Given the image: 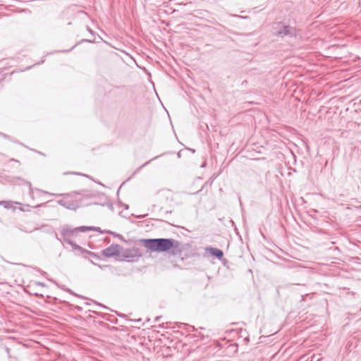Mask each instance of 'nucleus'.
Here are the masks:
<instances>
[{
    "mask_svg": "<svg viewBox=\"0 0 361 361\" xmlns=\"http://www.w3.org/2000/svg\"><path fill=\"white\" fill-rule=\"evenodd\" d=\"M274 35L281 39L295 38L300 32V30L295 25H292L286 20L279 21L273 26Z\"/></svg>",
    "mask_w": 361,
    "mask_h": 361,
    "instance_id": "obj_1",
    "label": "nucleus"
},
{
    "mask_svg": "<svg viewBox=\"0 0 361 361\" xmlns=\"http://www.w3.org/2000/svg\"><path fill=\"white\" fill-rule=\"evenodd\" d=\"M142 242L147 249L156 252L168 251L177 243L174 240L166 238L143 239Z\"/></svg>",
    "mask_w": 361,
    "mask_h": 361,
    "instance_id": "obj_2",
    "label": "nucleus"
},
{
    "mask_svg": "<svg viewBox=\"0 0 361 361\" xmlns=\"http://www.w3.org/2000/svg\"><path fill=\"white\" fill-rule=\"evenodd\" d=\"M121 251V247L118 245H111L102 251V255L106 257L118 256Z\"/></svg>",
    "mask_w": 361,
    "mask_h": 361,
    "instance_id": "obj_3",
    "label": "nucleus"
},
{
    "mask_svg": "<svg viewBox=\"0 0 361 361\" xmlns=\"http://www.w3.org/2000/svg\"><path fill=\"white\" fill-rule=\"evenodd\" d=\"M194 152H195L194 149H191L189 148H184V149H180V151H178L176 153V155H177L178 158H181L182 157H187L192 156L194 154Z\"/></svg>",
    "mask_w": 361,
    "mask_h": 361,
    "instance_id": "obj_4",
    "label": "nucleus"
},
{
    "mask_svg": "<svg viewBox=\"0 0 361 361\" xmlns=\"http://www.w3.org/2000/svg\"><path fill=\"white\" fill-rule=\"evenodd\" d=\"M92 230H93V228L90 227V226H80V227H77L76 228H75V231H79V232H87V231H90Z\"/></svg>",
    "mask_w": 361,
    "mask_h": 361,
    "instance_id": "obj_5",
    "label": "nucleus"
},
{
    "mask_svg": "<svg viewBox=\"0 0 361 361\" xmlns=\"http://www.w3.org/2000/svg\"><path fill=\"white\" fill-rule=\"evenodd\" d=\"M211 251L212 254L218 258H221L223 256V252L219 249L212 248Z\"/></svg>",
    "mask_w": 361,
    "mask_h": 361,
    "instance_id": "obj_6",
    "label": "nucleus"
},
{
    "mask_svg": "<svg viewBox=\"0 0 361 361\" xmlns=\"http://www.w3.org/2000/svg\"><path fill=\"white\" fill-rule=\"evenodd\" d=\"M92 42V40H90V39H82L81 40V42Z\"/></svg>",
    "mask_w": 361,
    "mask_h": 361,
    "instance_id": "obj_7",
    "label": "nucleus"
},
{
    "mask_svg": "<svg viewBox=\"0 0 361 361\" xmlns=\"http://www.w3.org/2000/svg\"><path fill=\"white\" fill-rule=\"evenodd\" d=\"M0 135H1V136H2V137H8V135H6V134H4V133H1V132H0Z\"/></svg>",
    "mask_w": 361,
    "mask_h": 361,
    "instance_id": "obj_8",
    "label": "nucleus"
},
{
    "mask_svg": "<svg viewBox=\"0 0 361 361\" xmlns=\"http://www.w3.org/2000/svg\"><path fill=\"white\" fill-rule=\"evenodd\" d=\"M87 29L91 34H93V31L89 27Z\"/></svg>",
    "mask_w": 361,
    "mask_h": 361,
    "instance_id": "obj_9",
    "label": "nucleus"
},
{
    "mask_svg": "<svg viewBox=\"0 0 361 361\" xmlns=\"http://www.w3.org/2000/svg\"><path fill=\"white\" fill-rule=\"evenodd\" d=\"M175 154H176L175 152H170V154H169V155H171V156H174Z\"/></svg>",
    "mask_w": 361,
    "mask_h": 361,
    "instance_id": "obj_10",
    "label": "nucleus"
},
{
    "mask_svg": "<svg viewBox=\"0 0 361 361\" xmlns=\"http://www.w3.org/2000/svg\"><path fill=\"white\" fill-rule=\"evenodd\" d=\"M76 46H77V44H74V46L71 49V50L73 49ZM69 51H70V49H69ZM66 51H68V50H67Z\"/></svg>",
    "mask_w": 361,
    "mask_h": 361,
    "instance_id": "obj_11",
    "label": "nucleus"
},
{
    "mask_svg": "<svg viewBox=\"0 0 361 361\" xmlns=\"http://www.w3.org/2000/svg\"><path fill=\"white\" fill-rule=\"evenodd\" d=\"M37 153H38L39 154L43 155V154H42V153H41L40 152H37Z\"/></svg>",
    "mask_w": 361,
    "mask_h": 361,
    "instance_id": "obj_12",
    "label": "nucleus"
},
{
    "mask_svg": "<svg viewBox=\"0 0 361 361\" xmlns=\"http://www.w3.org/2000/svg\"><path fill=\"white\" fill-rule=\"evenodd\" d=\"M68 25H71V22L68 23Z\"/></svg>",
    "mask_w": 361,
    "mask_h": 361,
    "instance_id": "obj_13",
    "label": "nucleus"
}]
</instances>
